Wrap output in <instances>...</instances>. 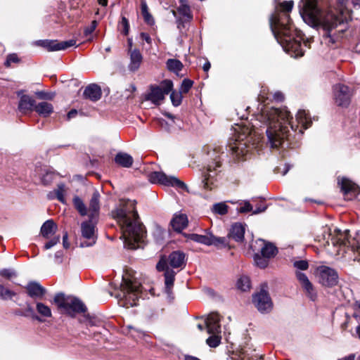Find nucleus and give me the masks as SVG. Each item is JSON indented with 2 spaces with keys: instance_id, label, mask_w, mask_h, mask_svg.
Wrapping results in <instances>:
<instances>
[{
  "instance_id": "nucleus-50",
  "label": "nucleus",
  "mask_w": 360,
  "mask_h": 360,
  "mask_svg": "<svg viewBox=\"0 0 360 360\" xmlns=\"http://www.w3.org/2000/svg\"><path fill=\"white\" fill-rule=\"evenodd\" d=\"M0 275L6 278H11L15 277L16 274L14 270L11 269H4L0 271Z\"/></svg>"
},
{
  "instance_id": "nucleus-26",
  "label": "nucleus",
  "mask_w": 360,
  "mask_h": 360,
  "mask_svg": "<svg viewBox=\"0 0 360 360\" xmlns=\"http://www.w3.org/2000/svg\"><path fill=\"white\" fill-rule=\"evenodd\" d=\"M171 225L176 231L181 232L188 225L187 216L184 214H175L171 221Z\"/></svg>"
},
{
  "instance_id": "nucleus-25",
  "label": "nucleus",
  "mask_w": 360,
  "mask_h": 360,
  "mask_svg": "<svg viewBox=\"0 0 360 360\" xmlns=\"http://www.w3.org/2000/svg\"><path fill=\"white\" fill-rule=\"evenodd\" d=\"M178 13L182 17L177 20L178 27L180 28L183 21L190 22L193 19V14L188 4L179 5L177 8Z\"/></svg>"
},
{
  "instance_id": "nucleus-46",
  "label": "nucleus",
  "mask_w": 360,
  "mask_h": 360,
  "mask_svg": "<svg viewBox=\"0 0 360 360\" xmlns=\"http://www.w3.org/2000/svg\"><path fill=\"white\" fill-rule=\"evenodd\" d=\"M181 94V92L172 91L170 98L174 106H179L181 104L183 98Z\"/></svg>"
},
{
  "instance_id": "nucleus-29",
  "label": "nucleus",
  "mask_w": 360,
  "mask_h": 360,
  "mask_svg": "<svg viewBox=\"0 0 360 360\" xmlns=\"http://www.w3.org/2000/svg\"><path fill=\"white\" fill-rule=\"evenodd\" d=\"M39 176L44 185H49L55 180L57 174L53 169L48 167H44L40 169Z\"/></svg>"
},
{
  "instance_id": "nucleus-23",
  "label": "nucleus",
  "mask_w": 360,
  "mask_h": 360,
  "mask_svg": "<svg viewBox=\"0 0 360 360\" xmlns=\"http://www.w3.org/2000/svg\"><path fill=\"white\" fill-rule=\"evenodd\" d=\"M245 226L240 223H235L230 229L229 238L236 242L241 243L244 240Z\"/></svg>"
},
{
  "instance_id": "nucleus-3",
  "label": "nucleus",
  "mask_w": 360,
  "mask_h": 360,
  "mask_svg": "<svg viewBox=\"0 0 360 360\" xmlns=\"http://www.w3.org/2000/svg\"><path fill=\"white\" fill-rule=\"evenodd\" d=\"M111 215L120 226L122 232L120 238L124 240V247L132 250L141 248L146 231L139 221L135 201L121 200L112 210Z\"/></svg>"
},
{
  "instance_id": "nucleus-54",
  "label": "nucleus",
  "mask_w": 360,
  "mask_h": 360,
  "mask_svg": "<svg viewBox=\"0 0 360 360\" xmlns=\"http://www.w3.org/2000/svg\"><path fill=\"white\" fill-rule=\"evenodd\" d=\"M36 96L40 99H49L51 100L53 98L54 94L51 93L45 92L43 91H37Z\"/></svg>"
},
{
  "instance_id": "nucleus-19",
  "label": "nucleus",
  "mask_w": 360,
  "mask_h": 360,
  "mask_svg": "<svg viewBox=\"0 0 360 360\" xmlns=\"http://www.w3.org/2000/svg\"><path fill=\"white\" fill-rule=\"evenodd\" d=\"M296 277L299 281L302 288L311 300H314L316 297V293L314 291L312 283L309 280L307 276L302 272L297 271Z\"/></svg>"
},
{
  "instance_id": "nucleus-20",
  "label": "nucleus",
  "mask_w": 360,
  "mask_h": 360,
  "mask_svg": "<svg viewBox=\"0 0 360 360\" xmlns=\"http://www.w3.org/2000/svg\"><path fill=\"white\" fill-rule=\"evenodd\" d=\"M36 101L29 95L23 94L20 96L18 108L20 112L23 114L29 111H32L34 109Z\"/></svg>"
},
{
  "instance_id": "nucleus-48",
  "label": "nucleus",
  "mask_w": 360,
  "mask_h": 360,
  "mask_svg": "<svg viewBox=\"0 0 360 360\" xmlns=\"http://www.w3.org/2000/svg\"><path fill=\"white\" fill-rule=\"evenodd\" d=\"M293 266L297 270L304 271L309 268V263L307 260H295Z\"/></svg>"
},
{
  "instance_id": "nucleus-45",
  "label": "nucleus",
  "mask_w": 360,
  "mask_h": 360,
  "mask_svg": "<svg viewBox=\"0 0 360 360\" xmlns=\"http://www.w3.org/2000/svg\"><path fill=\"white\" fill-rule=\"evenodd\" d=\"M239 204L240 206V207L237 208L238 212L247 213L253 211L252 205L250 203L248 200L241 201Z\"/></svg>"
},
{
  "instance_id": "nucleus-38",
  "label": "nucleus",
  "mask_w": 360,
  "mask_h": 360,
  "mask_svg": "<svg viewBox=\"0 0 360 360\" xmlns=\"http://www.w3.org/2000/svg\"><path fill=\"white\" fill-rule=\"evenodd\" d=\"M73 203L75 208L82 216H85L87 214L86 207L83 200L79 197L75 196L73 198Z\"/></svg>"
},
{
  "instance_id": "nucleus-30",
  "label": "nucleus",
  "mask_w": 360,
  "mask_h": 360,
  "mask_svg": "<svg viewBox=\"0 0 360 360\" xmlns=\"http://www.w3.org/2000/svg\"><path fill=\"white\" fill-rule=\"evenodd\" d=\"M56 224L52 220H46L41 226L40 233L44 238H49L51 235L54 234L57 230Z\"/></svg>"
},
{
  "instance_id": "nucleus-24",
  "label": "nucleus",
  "mask_w": 360,
  "mask_h": 360,
  "mask_svg": "<svg viewBox=\"0 0 360 360\" xmlns=\"http://www.w3.org/2000/svg\"><path fill=\"white\" fill-rule=\"evenodd\" d=\"M101 87L96 84H91L87 86L84 91V96L92 101L99 100L101 97Z\"/></svg>"
},
{
  "instance_id": "nucleus-44",
  "label": "nucleus",
  "mask_w": 360,
  "mask_h": 360,
  "mask_svg": "<svg viewBox=\"0 0 360 360\" xmlns=\"http://www.w3.org/2000/svg\"><path fill=\"white\" fill-rule=\"evenodd\" d=\"M54 193L57 199L64 203L65 202V186L64 184H58L57 188L54 190Z\"/></svg>"
},
{
  "instance_id": "nucleus-12",
  "label": "nucleus",
  "mask_w": 360,
  "mask_h": 360,
  "mask_svg": "<svg viewBox=\"0 0 360 360\" xmlns=\"http://www.w3.org/2000/svg\"><path fill=\"white\" fill-rule=\"evenodd\" d=\"M188 239L195 243L205 245L207 246L214 245L216 247H226L228 245L227 239L224 237H215L210 233L205 235L191 233L188 236Z\"/></svg>"
},
{
  "instance_id": "nucleus-60",
  "label": "nucleus",
  "mask_w": 360,
  "mask_h": 360,
  "mask_svg": "<svg viewBox=\"0 0 360 360\" xmlns=\"http://www.w3.org/2000/svg\"><path fill=\"white\" fill-rule=\"evenodd\" d=\"M140 37H141V39L144 40L147 44H151L152 39L148 33L141 32L140 34Z\"/></svg>"
},
{
  "instance_id": "nucleus-34",
  "label": "nucleus",
  "mask_w": 360,
  "mask_h": 360,
  "mask_svg": "<svg viewBox=\"0 0 360 360\" xmlns=\"http://www.w3.org/2000/svg\"><path fill=\"white\" fill-rule=\"evenodd\" d=\"M167 68L170 71L176 75L182 70L184 65L183 63L177 59H168L166 62Z\"/></svg>"
},
{
  "instance_id": "nucleus-22",
  "label": "nucleus",
  "mask_w": 360,
  "mask_h": 360,
  "mask_svg": "<svg viewBox=\"0 0 360 360\" xmlns=\"http://www.w3.org/2000/svg\"><path fill=\"white\" fill-rule=\"evenodd\" d=\"M26 290L32 298H41L46 293V289L37 282H30Z\"/></svg>"
},
{
  "instance_id": "nucleus-51",
  "label": "nucleus",
  "mask_w": 360,
  "mask_h": 360,
  "mask_svg": "<svg viewBox=\"0 0 360 360\" xmlns=\"http://www.w3.org/2000/svg\"><path fill=\"white\" fill-rule=\"evenodd\" d=\"M120 25L123 28L122 33L124 35H127L129 34V23L126 17H124V16L122 17V19L120 21Z\"/></svg>"
},
{
  "instance_id": "nucleus-52",
  "label": "nucleus",
  "mask_w": 360,
  "mask_h": 360,
  "mask_svg": "<svg viewBox=\"0 0 360 360\" xmlns=\"http://www.w3.org/2000/svg\"><path fill=\"white\" fill-rule=\"evenodd\" d=\"M97 27V22L96 20H93L91 24L84 29V34L86 37L91 35Z\"/></svg>"
},
{
  "instance_id": "nucleus-53",
  "label": "nucleus",
  "mask_w": 360,
  "mask_h": 360,
  "mask_svg": "<svg viewBox=\"0 0 360 360\" xmlns=\"http://www.w3.org/2000/svg\"><path fill=\"white\" fill-rule=\"evenodd\" d=\"M19 60H19L17 54H15V53L9 54L7 56L6 60L5 62V65L8 67L11 65V63H18V62H19Z\"/></svg>"
},
{
  "instance_id": "nucleus-57",
  "label": "nucleus",
  "mask_w": 360,
  "mask_h": 360,
  "mask_svg": "<svg viewBox=\"0 0 360 360\" xmlns=\"http://www.w3.org/2000/svg\"><path fill=\"white\" fill-rule=\"evenodd\" d=\"M26 312H27L29 315L32 316V317H33L34 319H36V320H37V321H40V322L43 321V320H42L40 317H39L38 316L34 315V309H32V307L30 306V304H29L27 305Z\"/></svg>"
},
{
  "instance_id": "nucleus-63",
  "label": "nucleus",
  "mask_w": 360,
  "mask_h": 360,
  "mask_svg": "<svg viewBox=\"0 0 360 360\" xmlns=\"http://www.w3.org/2000/svg\"><path fill=\"white\" fill-rule=\"evenodd\" d=\"M77 114V111L76 110H71L67 115L68 120H70L71 118L74 117Z\"/></svg>"
},
{
  "instance_id": "nucleus-41",
  "label": "nucleus",
  "mask_w": 360,
  "mask_h": 360,
  "mask_svg": "<svg viewBox=\"0 0 360 360\" xmlns=\"http://www.w3.org/2000/svg\"><path fill=\"white\" fill-rule=\"evenodd\" d=\"M15 296V292L6 288L4 285L0 284V298L3 300H8Z\"/></svg>"
},
{
  "instance_id": "nucleus-4",
  "label": "nucleus",
  "mask_w": 360,
  "mask_h": 360,
  "mask_svg": "<svg viewBox=\"0 0 360 360\" xmlns=\"http://www.w3.org/2000/svg\"><path fill=\"white\" fill-rule=\"evenodd\" d=\"M300 13L304 21L311 27L321 25L325 32L323 37L335 42L331 32L340 24V19L334 14L328 13L322 15L315 0H300L298 4Z\"/></svg>"
},
{
  "instance_id": "nucleus-61",
  "label": "nucleus",
  "mask_w": 360,
  "mask_h": 360,
  "mask_svg": "<svg viewBox=\"0 0 360 360\" xmlns=\"http://www.w3.org/2000/svg\"><path fill=\"white\" fill-rule=\"evenodd\" d=\"M273 97L276 101H282L284 98L283 94L279 91L274 93Z\"/></svg>"
},
{
  "instance_id": "nucleus-11",
  "label": "nucleus",
  "mask_w": 360,
  "mask_h": 360,
  "mask_svg": "<svg viewBox=\"0 0 360 360\" xmlns=\"http://www.w3.org/2000/svg\"><path fill=\"white\" fill-rule=\"evenodd\" d=\"M316 275L319 282L323 286L333 287L338 283V272L327 266H320L316 269Z\"/></svg>"
},
{
  "instance_id": "nucleus-5",
  "label": "nucleus",
  "mask_w": 360,
  "mask_h": 360,
  "mask_svg": "<svg viewBox=\"0 0 360 360\" xmlns=\"http://www.w3.org/2000/svg\"><path fill=\"white\" fill-rule=\"evenodd\" d=\"M168 264L172 268H182L185 266V254L181 251H174L169 255L167 260L162 258L156 265L158 271H165V292L170 295L176 272L171 269Z\"/></svg>"
},
{
  "instance_id": "nucleus-49",
  "label": "nucleus",
  "mask_w": 360,
  "mask_h": 360,
  "mask_svg": "<svg viewBox=\"0 0 360 360\" xmlns=\"http://www.w3.org/2000/svg\"><path fill=\"white\" fill-rule=\"evenodd\" d=\"M60 236H56L53 238H52L49 241H48L44 245V249L49 250L55 246L56 244L60 243Z\"/></svg>"
},
{
  "instance_id": "nucleus-36",
  "label": "nucleus",
  "mask_w": 360,
  "mask_h": 360,
  "mask_svg": "<svg viewBox=\"0 0 360 360\" xmlns=\"http://www.w3.org/2000/svg\"><path fill=\"white\" fill-rule=\"evenodd\" d=\"M141 10L145 22L148 25H153L155 22L154 19L148 11V8L145 0L141 1Z\"/></svg>"
},
{
  "instance_id": "nucleus-9",
  "label": "nucleus",
  "mask_w": 360,
  "mask_h": 360,
  "mask_svg": "<svg viewBox=\"0 0 360 360\" xmlns=\"http://www.w3.org/2000/svg\"><path fill=\"white\" fill-rule=\"evenodd\" d=\"M148 180L152 184H159L166 186H172L178 189L188 190L187 186L178 178L167 176L162 172H153L148 176Z\"/></svg>"
},
{
  "instance_id": "nucleus-27",
  "label": "nucleus",
  "mask_w": 360,
  "mask_h": 360,
  "mask_svg": "<svg viewBox=\"0 0 360 360\" xmlns=\"http://www.w3.org/2000/svg\"><path fill=\"white\" fill-rule=\"evenodd\" d=\"M142 55L139 49H134L130 53V63L128 65V68L131 72L136 71L142 62Z\"/></svg>"
},
{
  "instance_id": "nucleus-64",
  "label": "nucleus",
  "mask_w": 360,
  "mask_h": 360,
  "mask_svg": "<svg viewBox=\"0 0 360 360\" xmlns=\"http://www.w3.org/2000/svg\"><path fill=\"white\" fill-rule=\"evenodd\" d=\"M338 360H355V356L354 354H349V356L340 359Z\"/></svg>"
},
{
  "instance_id": "nucleus-47",
  "label": "nucleus",
  "mask_w": 360,
  "mask_h": 360,
  "mask_svg": "<svg viewBox=\"0 0 360 360\" xmlns=\"http://www.w3.org/2000/svg\"><path fill=\"white\" fill-rule=\"evenodd\" d=\"M193 82L188 79H184L180 87V92L186 94L193 86Z\"/></svg>"
},
{
  "instance_id": "nucleus-31",
  "label": "nucleus",
  "mask_w": 360,
  "mask_h": 360,
  "mask_svg": "<svg viewBox=\"0 0 360 360\" xmlns=\"http://www.w3.org/2000/svg\"><path fill=\"white\" fill-rule=\"evenodd\" d=\"M34 110L39 115L46 117L53 112V107L51 103L43 101L38 104L35 103Z\"/></svg>"
},
{
  "instance_id": "nucleus-42",
  "label": "nucleus",
  "mask_w": 360,
  "mask_h": 360,
  "mask_svg": "<svg viewBox=\"0 0 360 360\" xmlns=\"http://www.w3.org/2000/svg\"><path fill=\"white\" fill-rule=\"evenodd\" d=\"M238 288L246 291L250 288V281L248 276H241L237 281Z\"/></svg>"
},
{
  "instance_id": "nucleus-43",
  "label": "nucleus",
  "mask_w": 360,
  "mask_h": 360,
  "mask_svg": "<svg viewBox=\"0 0 360 360\" xmlns=\"http://www.w3.org/2000/svg\"><path fill=\"white\" fill-rule=\"evenodd\" d=\"M212 210L213 212L224 215L228 212V206L224 202H219L213 205Z\"/></svg>"
},
{
  "instance_id": "nucleus-28",
  "label": "nucleus",
  "mask_w": 360,
  "mask_h": 360,
  "mask_svg": "<svg viewBox=\"0 0 360 360\" xmlns=\"http://www.w3.org/2000/svg\"><path fill=\"white\" fill-rule=\"evenodd\" d=\"M99 198V193L97 191H94L91 196L89 208V217L91 219H94L98 214L100 210Z\"/></svg>"
},
{
  "instance_id": "nucleus-17",
  "label": "nucleus",
  "mask_w": 360,
  "mask_h": 360,
  "mask_svg": "<svg viewBox=\"0 0 360 360\" xmlns=\"http://www.w3.org/2000/svg\"><path fill=\"white\" fill-rule=\"evenodd\" d=\"M38 44L46 48L49 51H57L75 46L76 41L75 39H70L58 42L54 40H41L38 41Z\"/></svg>"
},
{
  "instance_id": "nucleus-15",
  "label": "nucleus",
  "mask_w": 360,
  "mask_h": 360,
  "mask_svg": "<svg viewBox=\"0 0 360 360\" xmlns=\"http://www.w3.org/2000/svg\"><path fill=\"white\" fill-rule=\"evenodd\" d=\"M252 302L259 311L268 313L272 309V302L269 293L264 290L253 296Z\"/></svg>"
},
{
  "instance_id": "nucleus-14",
  "label": "nucleus",
  "mask_w": 360,
  "mask_h": 360,
  "mask_svg": "<svg viewBox=\"0 0 360 360\" xmlns=\"http://www.w3.org/2000/svg\"><path fill=\"white\" fill-rule=\"evenodd\" d=\"M91 220V219L89 221H84L81 224L82 236L86 239L80 243L82 248L92 246L96 243L95 226Z\"/></svg>"
},
{
  "instance_id": "nucleus-33",
  "label": "nucleus",
  "mask_w": 360,
  "mask_h": 360,
  "mask_svg": "<svg viewBox=\"0 0 360 360\" xmlns=\"http://www.w3.org/2000/svg\"><path fill=\"white\" fill-rule=\"evenodd\" d=\"M323 239L326 241V243L329 245L330 243L333 245H346V241L345 238H338V239L335 238L333 236H332L330 233V229L328 227H325L323 229Z\"/></svg>"
},
{
  "instance_id": "nucleus-59",
  "label": "nucleus",
  "mask_w": 360,
  "mask_h": 360,
  "mask_svg": "<svg viewBox=\"0 0 360 360\" xmlns=\"http://www.w3.org/2000/svg\"><path fill=\"white\" fill-rule=\"evenodd\" d=\"M63 245L65 249L70 248V243L68 242V232H65L63 236Z\"/></svg>"
},
{
  "instance_id": "nucleus-35",
  "label": "nucleus",
  "mask_w": 360,
  "mask_h": 360,
  "mask_svg": "<svg viewBox=\"0 0 360 360\" xmlns=\"http://www.w3.org/2000/svg\"><path fill=\"white\" fill-rule=\"evenodd\" d=\"M261 254L266 257L269 259L276 256L278 252L276 247L270 243H264L262 248Z\"/></svg>"
},
{
  "instance_id": "nucleus-18",
  "label": "nucleus",
  "mask_w": 360,
  "mask_h": 360,
  "mask_svg": "<svg viewBox=\"0 0 360 360\" xmlns=\"http://www.w3.org/2000/svg\"><path fill=\"white\" fill-rule=\"evenodd\" d=\"M221 316L215 312L210 313L205 320L207 333H221Z\"/></svg>"
},
{
  "instance_id": "nucleus-32",
  "label": "nucleus",
  "mask_w": 360,
  "mask_h": 360,
  "mask_svg": "<svg viewBox=\"0 0 360 360\" xmlns=\"http://www.w3.org/2000/svg\"><path fill=\"white\" fill-rule=\"evenodd\" d=\"M115 162L121 167L129 168L133 164V158L126 153H118L115 158Z\"/></svg>"
},
{
  "instance_id": "nucleus-55",
  "label": "nucleus",
  "mask_w": 360,
  "mask_h": 360,
  "mask_svg": "<svg viewBox=\"0 0 360 360\" xmlns=\"http://www.w3.org/2000/svg\"><path fill=\"white\" fill-rule=\"evenodd\" d=\"M351 250L354 253V260L360 261V245H352L351 247Z\"/></svg>"
},
{
  "instance_id": "nucleus-8",
  "label": "nucleus",
  "mask_w": 360,
  "mask_h": 360,
  "mask_svg": "<svg viewBox=\"0 0 360 360\" xmlns=\"http://www.w3.org/2000/svg\"><path fill=\"white\" fill-rule=\"evenodd\" d=\"M54 303L58 309L69 316L74 317L76 314L83 313L86 311L84 304L76 297H66L63 293H57L53 298Z\"/></svg>"
},
{
  "instance_id": "nucleus-10",
  "label": "nucleus",
  "mask_w": 360,
  "mask_h": 360,
  "mask_svg": "<svg viewBox=\"0 0 360 360\" xmlns=\"http://www.w3.org/2000/svg\"><path fill=\"white\" fill-rule=\"evenodd\" d=\"M173 88V83L171 80H164L160 86H151L150 92L146 96V99L150 101L155 105H159L160 102L165 98Z\"/></svg>"
},
{
  "instance_id": "nucleus-16",
  "label": "nucleus",
  "mask_w": 360,
  "mask_h": 360,
  "mask_svg": "<svg viewBox=\"0 0 360 360\" xmlns=\"http://www.w3.org/2000/svg\"><path fill=\"white\" fill-rule=\"evenodd\" d=\"M338 184L347 200H352L360 193L359 186L346 177L339 179Z\"/></svg>"
},
{
  "instance_id": "nucleus-1",
  "label": "nucleus",
  "mask_w": 360,
  "mask_h": 360,
  "mask_svg": "<svg viewBox=\"0 0 360 360\" xmlns=\"http://www.w3.org/2000/svg\"><path fill=\"white\" fill-rule=\"evenodd\" d=\"M292 115L286 108H265L255 115L254 120L242 122L233 127L234 143L230 144V150L238 160H242L250 150L253 136L262 134L265 129L268 142L271 148L289 146L288 142L291 131L296 132L297 126L292 123Z\"/></svg>"
},
{
  "instance_id": "nucleus-40",
  "label": "nucleus",
  "mask_w": 360,
  "mask_h": 360,
  "mask_svg": "<svg viewBox=\"0 0 360 360\" xmlns=\"http://www.w3.org/2000/svg\"><path fill=\"white\" fill-rule=\"evenodd\" d=\"M269 259L260 253H256L254 256V261L256 265L262 269L266 267L269 264Z\"/></svg>"
},
{
  "instance_id": "nucleus-62",
  "label": "nucleus",
  "mask_w": 360,
  "mask_h": 360,
  "mask_svg": "<svg viewBox=\"0 0 360 360\" xmlns=\"http://www.w3.org/2000/svg\"><path fill=\"white\" fill-rule=\"evenodd\" d=\"M266 206H259L257 207L255 210L252 211L253 214H259L261 212H263L266 210Z\"/></svg>"
},
{
  "instance_id": "nucleus-21",
  "label": "nucleus",
  "mask_w": 360,
  "mask_h": 360,
  "mask_svg": "<svg viewBox=\"0 0 360 360\" xmlns=\"http://www.w3.org/2000/svg\"><path fill=\"white\" fill-rule=\"evenodd\" d=\"M296 121L302 127L299 129L298 134H303V130L309 128L312 122L311 118L305 110H300L296 115Z\"/></svg>"
},
{
  "instance_id": "nucleus-7",
  "label": "nucleus",
  "mask_w": 360,
  "mask_h": 360,
  "mask_svg": "<svg viewBox=\"0 0 360 360\" xmlns=\"http://www.w3.org/2000/svg\"><path fill=\"white\" fill-rule=\"evenodd\" d=\"M211 161L202 173V184L206 189H212L215 183L218 181L219 168L221 167V156L219 152L213 150L207 153Z\"/></svg>"
},
{
  "instance_id": "nucleus-13",
  "label": "nucleus",
  "mask_w": 360,
  "mask_h": 360,
  "mask_svg": "<svg viewBox=\"0 0 360 360\" xmlns=\"http://www.w3.org/2000/svg\"><path fill=\"white\" fill-rule=\"evenodd\" d=\"M333 91L335 102L338 106L347 107L349 105L353 92L349 86L337 84L333 86Z\"/></svg>"
},
{
  "instance_id": "nucleus-2",
  "label": "nucleus",
  "mask_w": 360,
  "mask_h": 360,
  "mask_svg": "<svg viewBox=\"0 0 360 360\" xmlns=\"http://www.w3.org/2000/svg\"><path fill=\"white\" fill-rule=\"evenodd\" d=\"M293 6V1L278 4L269 18V25L274 37L284 51L297 58L302 56L304 51L302 44V33L294 30L290 18L289 13Z\"/></svg>"
},
{
  "instance_id": "nucleus-37",
  "label": "nucleus",
  "mask_w": 360,
  "mask_h": 360,
  "mask_svg": "<svg viewBox=\"0 0 360 360\" xmlns=\"http://www.w3.org/2000/svg\"><path fill=\"white\" fill-rule=\"evenodd\" d=\"M36 310L39 314L44 318H50L52 316L51 308L42 302L36 303Z\"/></svg>"
},
{
  "instance_id": "nucleus-56",
  "label": "nucleus",
  "mask_w": 360,
  "mask_h": 360,
  "mask_svg": "<svg viewBox=\"0 0 360 360\" xmlns=\"http://www.w3.org/2000/svg\"><path fill=\"white\" fill-rule=\"evenodd\" d=\"M64 257L63 251L59 250L55 253L54 261L56 264H61Z\"/></svg>"
},
{
  "instance_id": "nucleus-58",
  "label": "nucleus",
  "mask_w": 360,
  "mask_h": 360,
  "mask_svg": "<svg viewBox=\"0 0 360 360\" xmlns=\"http://www.w3.org/2000/svg\"><path fill=\"white\" fill-rule=\"evenodd\" d=\"M354 309L355 312L354 314V317L358 320L360 321V300L356 301L354 304Z\"/></svg>"
},
{
  "instance_id": "nucleus-6",
  "label": "nucleus",
  "mask_w": 360,
  "mask_h": 360,
  "mask_svg": "<svg viewBox=\"0 0 360 360\" xmlns=\"http://www.w3.org/2000/svg\"><path fill=\"white\" fill-rule=\"evenodd\" d=\"M120 288V292L115 297L123 302L122 305L125 307L138 305L141 293L140 283L123 277Z\"/></svg>"
},
{
  "instance_id": "nucleus-39",
  "label": "nucleus",
  "mask_w": 360,
  "mask_h": 360,
  "mask_svg": "<svg viewBox=\"0 0 360 360\" xmlns=\"http://www.w3.org/2000/svg\"><path fill=\"white\" fill-rule=\"evenodd\" d=\"M211 335L206 340V343L210 347L215 348L221 343V333H210Z\"/></svg>"
}]
</instances>
